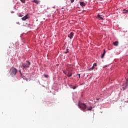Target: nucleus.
Returning a JSON list of instances; mask_svg holds the SVG:
<instances>
[{"mask_svg": "<svg viewBox=\"0 0 128 128\" xmlns=\"http://www.w3.org/2000/svg\"><path fill=\"white\" fill-rule=\"evenodd\" d=\"M30 66V62L28 60H26L25 62L22 64V67L23 68H28Z\"/></svg>", "mask_w": 128, "mask_h": 128, "instance_id": "f257e3e1", "label": "nucleus"}, {"mask_svg": "<svg viewBox=\"0 0 128 128\" xmlns=\"http://www.w3.org/2000/svg\"><path fill=\"white\" fill-rule=\"evenodd\" d=\"M18 73V69L12 67L10 70V74L11 76H16Z\"/></svg>", "mask_w": 128, "mask_h": 128, "instance_id": "f03ea898", "label": "nucleus"}, {"mask_svg": "<svg viewBox=\"0 0 128 128\" xmlns=\"http://www.w3.org/2000/svg\"><path fill=\"white\" fill-rule=\"evenodd\" d=\"M78 106L80 108H82V110H83V112H86L84 110L86 109V104H83V103H80L79 102Z\"/></svg>", "mask_w": 128, "mask_h": 128, "instance_id": "7ed1b4c3", "label": "nucleus"}, {"mask_svg": "<svg viewBox=\"0 0 128 128\" xmlns=\"http://www.w3.org/2000/svg\"><path fill=\"white\" fill-rule=\"evenodd\" d=\"M32 2H34L36 4H40V1L38 0H32Z\"/></svg>", "mask_w": 128, "mask_h": 128, "instance_id": "20e7f679", "label": "nucleus"}, {"mask_svg": "<svg viewBox=\"0 0 128 128\" xmlns=\"http://www.w3.org/2000/svg\"><path fill=\"white\" fill-rule=\"evenodd\" d=\"M74 33L72 32H71L68 35V37L70 38V40H72V38H74Z\"/></svg>", "mask_w": 128, "mask_h": 128, "instance_id": "39448f33", "label": "nucleus"}, {"mask_svg": "<svg viewBox=\"0 0 128 128\" xmlns=\"http://www.w3.org/2000/svg\"><path fill=\"white\" fill-rule=\"evenodd\" d=\"M28 14H27V15L25 16H24L23 18H22V20H28Z\"/></svg>", "mask_w": 128, "mask_h": 128, "instance_id": "423d86ee", "label": "nucleus"}, {"mask_svg": "<svg viewBox=\"0 0 128 128\" xmlns=\"http://www.w3.org/2000/svg\"><path fill=\"white\" fill-rule=\"evenodd\" d=\"M94 66H96V63H94L93 65V66L88 69V70H92L94 69Z\"/></svg>", "mask_w": 128, "mask_h": 128, "instance_id": "0eeeda50", "label": "nucleus"}, {"mask_svg": "<svg viewBox=\"0 0 128 128\" xmlns=\"http://www.w3.org/2000/svg\"><path fill=\"white\" fill-rule=\"evenodd\" d=\"M80 4L82 6H86V3H84V2H80Z\"/></svg>", "mask_w": 128, "mask_h": 128, "instance_id": "6e6552de", "label": "nucleus"}, {"mask_svg": "<svg viewBox=\"0 0 128 128\" xmlns=\"http://www.w3.org/2000/svg\"><path fill=\"white\" fill-rule=\"evenodd\" d=\"M67 76H68V78H70V76H72V74L70 72H68Z\"/></svg>", "mask_w": 128, "mask_h": 128, "instance_id": "1a4fd4ad", "label": "nucleus"}, {"mask_svg": "<svg viewBox=\"0 0 128 128\" xmlns=\"http://www.w3.org/2000/svg\"><path fill=\"white\" fill-rule=\"evenodd\" d=\"M114 46H118V41H116L114 42Z\"/></svg>", "mask_w": 128, "mask_h": 128, "instance_id": "9d476101", "label": "nucleus"}, {"mask_svg": "<svg viewBox=\"0 0 128 128\" xmlns=\"http://www.w3.org/2000/svg\"><path fill=\"white\" fill-rule=\"evenodd\" d=\"M104 54H106V50H104V52L101 56V58H104Z\"/></svg>", "mask_w": 128, "mask_h": 128, "instance_id": "9b49d317", "label": "nucleus"}, {"mask_svg": "<svg viewBox=\"0 0 128 128\" xmlns=\"http://www.w3.org/2000/svg\"><path fill=\"white\" fill-rule=\"evenodd\" d=\"M76 78H78V80H80V74H76Z\"/></svg>", "mask_w": 128, "mask_h": 128, "instance_id": "f8f14e48", "label": "nucleus"}, {"mask_svg": "<svg viewBox=\"0 0 128 128\" xmlns=\"http://www.w3.org/2000/svg\"><path fill=\"white\" fill-rule=\"evenodd\" d=\"M123 12H124V14H128V10H126V9H124Z\"/></svg>", "mask_w": 128, "mask_h": 128, "instance_id": "ddd939ff", "label": "nucleus"}, {"mask_svg": "<svg viewBox=\"0 0 128 128\" xmlns=\"http://www.w3.org/2000/svg\"><path fill=\"white\" fill-rule=\"evenodd\" d=\"M97 17L100 18V20H103L102 18L100 16V14H98Z\"/></svg>", "mask_w": 128, "mask_h": 128, "instance_id": "4468645a", "label": "nucleus"}, {"mask_svg": "<svg viewBox=\"0 0 128 128\" xmlns=\"http://www.w3.org/2000/svg\"><path fill=\"white\" fill-rule=\"evenodd\" d=\"M92 110V106H90V107L88 108V110Z\"/></svg>", "mask_w": 128, "mask_h": 128, "instance_id": "2eb2a0df", "label": "nucleus"}, {"mask_svg": "<svg viewBox=\"0 0 128 128\" xmlns=\"http://www.w3.org/2000/svg\"><path fill=\"white\" fill-rule=\"evenodd\" d=\"M22 4H24L26 2V0H20Z\"/></svg>", "mask_w": 128, "mask_h": 128, "instance_id": "dca6fc26", "label": "nucleus"}, {"mask_svg": "<svg viewBox=\"0 0 128 128\" xmlns=\"http://www.w3.org/2000/svg\"><path fill=\"white\" fill-rule=\"evenodd\" d=\"M68 49L66 48V52H64V54H68V52H69Z\"/></svg>", "mask_w": 128, "mask_h": 128, "instance_id": "f3484780", "label": "nucleus"}, {"mask_svg": "<svg viewBox=\"0 0 128 128\" xmlns=\"http://www.w3.org/2000/svg\"><path fill=\"white\" fill-rule=\"evenodd\" d=\"M24 16L22 15L21 14H20L19 16H19L20 18H22V16Z\"/></svg>", "mask_w": 128, "mask_h": 128, "instance_id": "a211bd4d", "label": "nucleus"}, {"mask_svg": "<svg viewBox=\"0 0 128 128\" xmlns=\"http://www.w3.org/2000/svg\"><path fill=\"white\" fill-rule=\"evenodd\" d=\"M70 0V2L72 4V2H74V0Z\"/></svg>", "mask_w": 128, "mask_h": 128, "instance_id": "6ab92c4d", "label": "nucleus"}, {"mask_svg": "<svg viewBox=\"0 0 128 128\" xmlns=\"http://www.w3.org/2000/svg\"><path fill=\"white\" fill-rule=\"evenodd\" d=\"M76 86H74L73 87V90H76Z\"/></svg>", "mask_w": 128, "mask_h": 128, "instance_id": "aec40b11", "label": "nucleus"}, {"mask_svg": "<svg viewBox=\"0 0 128 128\" xmlns=\"http://www.w3.org/2000/svg\"><path fill=\"white\" fill-rule=\"evenodd\" d=\"M45 78H48V75H44Z\"/></svg>", "mask_w": 128, "mask_h": 128, "instance_id": "412c9836", "label": "nucleus"}, {"mask_svg": "<svg viewBox=\"0 0 128 128\" xmlns=\"http://www.w3.org/2000/svg\"><path fill=\"white\" fill-rule=\"evenodd\" d=\"M64 74H66V72L64 71Z\"/></svg>", "mask_w": 128, "mask_h": 128, "instance_id": "4be33fe9", "label": "nucleus"}, {"mask_svg": "<svg viewBox=\"0 0 128 128\" xmlns=\"http://www.w3.org/2000/svg\"><path fill=\"white\" fill-rule=\"evenodd\" d=\"M19 72H20V74H22V70H19Z\"/></svg>", "mask_w": 128, "mask_h": 128, "instance_id": "5701e85b", "label": "nucleus"}]
</instances>
